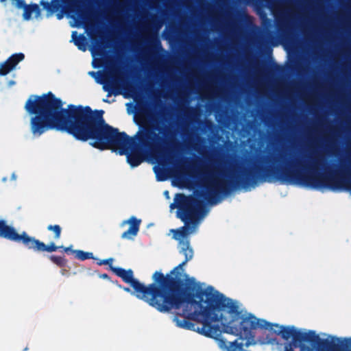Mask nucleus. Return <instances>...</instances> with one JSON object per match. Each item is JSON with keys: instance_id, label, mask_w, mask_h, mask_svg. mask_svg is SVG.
<instances>
[{"instance_id": "nucleus-1", "label": "nucleus", "mask_w": 351, "mask_h": 351, "mask_svg": "<svg viewBox=\"0 0 351 351\" xmlns=\"http://www.w3.org/2000/svg\"><path fill=\"white\" fill-rule=\"evenodd\" d=\"M63 104L51 93L29 97L25 109L32 115L30 129L34 136H40L51 130L67 132L78 140H90L96 148L125 155L132 167L138 166L145 158L148 160L153 158L154 147L160 138L154 129L144 127L134 137H129L106 124L103 111L73 105L64 109Z\"/></svg>"}, {"instance_id": "nucleus-2", "label": "nucleus", "mask_w": 351, "mask_h": 351, "mask_svg": "<svg viewBox=\"0 0 351 351\" xmlns=\"http://www.w3.org/2000/svg\"><path fill=\"white\" fill-rule=\"evenodd\" d=\"M191 175L198 179L199 189L192 196L176 194L174 202L170 205L171 210L178 209L177 217L185 223L183 227L171 230L174 233L173 239L178 241L179 252L185 256V260L170 272L168 278L173 282L182 283L193 291H199L204 284L184 273V267L193 257V250L188 236L197 231L198 226L209 212L208 206L220 203L227 195L228 186L226 178L231 176L225 175L208 164L193 167Z\"/></svg>"}, {"instance_id": "nucleus-3", "label": "nucleus", "mask_w": 351, "mask_h": 351, "mask_svg": "<svg viewBox=\"0 0 351 351\" xmlns=\"http://www.w3.org/2000/svg\"><path fill=\"white\" fill-rule=\"evenodd\" d=\"M204 294L207 301L196 302L190 295L184 293L178 300L179 306L172 307V309L182 308L183 317L202 323V327L188 320H181L177 316L173 317V322L178 328L214 339L221 350L230 351L232 341L221 338V332L230 334L226 331L228 328L234 327L237 300L225 297L212 287H208Z\"/></svg>"}, {"instance_id": "nucleus-4", "label": "nucleus", "mask_w": 351, "mask_h": 351, "mask_svg": "<svg viewBox=\"0 0 351 351\" xmlns=\"http://www.w3.org/2000/svg\"><path fill=\"white\" fill-rule=\"evenodd\" d=\"M265 175L269 182L278 181L320 191H349L351 194V162L334 168L324 157L308 156L287 161L285 168L267 169Z\"/></svg>"}, {"instance_id": "nucleus-5", "label": "nucleus", "mask_w": 351, "mask_h": 351, "mask_svg": "<svg viewBox=\"0 0 351 351\" xmlns=\"http://www.w3.org/2000/svg\"><path fill=\"white\" fill-rule=\"evenodd\" d=\"M40 3L47 17L55 14L60 20L66 16L72 27H85L90 19L93 4L89 0H41Z\"/></svg>"}, {"instance_id": "nucleus-6", "label": "nucleus", "mask_w": 351, "mask_h": 351, "mask_svg": "<svg viewBox=\"0 0 351 351\" xmlns=\"http://www.w3.org/2000/svg\"><path fill=\"white\" fill-rule=\"evenodd\" d=\"M114 273L121 277L125 282L129 283L134 292L132 295L147 302L150 306L158 311L167 310L165 305H160L156 300L158 287L154 285L145 286L133 278V271L131 269L125 270L120 267L113 269Z\"/></svg>"}, {"instance_id": "nucleus-7", "label": "nucleus", "mask_w": 351, "mask_h": 351, "mask_svg": "<svg viewBox=\"0 0 351 351\" xmlns=\"http://www.w3.org/2000/svg\"><path fill=\"white\" fill-rule=\"evenodd\" d=\"M0 237L15 242H21L28 248L37 251L52 252L62 247V246H56L53 243L47 245L34 237L28 236L25 232L19 234L12 226H8L3 220H0Z\"/></svg>"}, {"instance_id": "nucleus-8", "label": "nucleus", "mask_w": 351, "mask_h": 351, "mask_svg": "<svg viewBox=\"0 0 351 351\" xmlns=\"http://www.w3.org/2000/svg\"><path fill=\"white\" fill-rule=\"evenodd\" d=\"M153 280L155 283L152 285L158 287L157 295L155 297L156 302L160 305L166 306L165 311H159L161 313H167L172 309V307H178V300L181 299L184 293L177 289H173L167 285V278L160 271H156L153 274Z\"/></svg>"}, {"instance_id": "nucleus-9", "label": "nucleus", "mask_w": 351, "mask_h": 351, "mask_svg": "<svg viewBox=\"0 0 351 351\" xmlns=\"http://www.w3.org/2000/svg\"><path fill=\"white\" fill-rule=\"evenodd\" d=\"M88 75L103 85V89L108 93V96L121 95L122 91L129 90V84L119 73L112 69L106 73L89 71Z\"/></svg>"}, {"instance_id": "nucleus-10", "label": "nucleus", "mask_w": 351, "mask_h": 351, "mask_svg": "<svg viewBox=\"0 0 351 351\" xmlns=\"http://www.w3.org/2000/svg\"><path fill=\"white\" fill-rule=\"evenodd\" d=\"M256 171L254 167H240L233 177L236 178L237 182L241 184V189L243 191H250L258 186V182L254 180Z\"/></svg>"}, {"instance_id": "nucleus-11", "label": "nucleus", "mask_w": 351, "mask_h": 351, "mask_svg": "<svg viewBox=\"0 0 351 351\" xmlns=\"http://www.w3.org/2000/svg\"><path fill=\"white\" fill-rule=\"evenodd\" d=\"M149 161L152 164H156L153 169L156 174V177L158 181H165L170 176V171L166 167L169 164H171V159L169 156L158 154L154 156L152 158H150Z\"/></svg>"}, {"instance_id": "nucleus-12", "label": "nucleus", "mask_w": 351, "mask_h": 351, "mask_svg": "<svg viewBox=\"0 0 351 351\" xmlns=\"http://www.w3.org/2000/svg\"><path fill=\"white\" fill-rule=\"evenodd\" d=\"M6 0H0L4 3ZM12 4L18 8H23V19L29 21L32 19H40L41 18V11L37 4L26 5L23 0H12Z\"/></svg>"}, {"instance_id": "nucleus-13", "label": "nucleus", "mask_w": 351, "mask_h": 351, "mask_svg": "<svg viewBox=\"0 0 351 351\" xmlns=\"http://www.w3.org/2000/svg\"><path fill=\"white\" fill-rule=\"evenodd\" d=\"M141 223V220L137 219L134 216H131L128 219L123 221L121 223L120 226L123 228L125 225H128L129 228L128 230L123 232L121 238L124 239L133 240L138 234Z\"/></svg>"}, {"instance_id": "nucleus-14", "label": "nucleus", "mask_w": 351, "mask_h": 351, "mask_svg": "<svg viewBox=\"0 0 351 351\" xmlns=\"http://www.w3.org/2000/svg\"><path fill=\"white\" fill-rule=\"evenodd\" d=\"M22 53H15L10 56L5 62L0 64V75H5L15 69L16 65L24 59Z\"/></svg>"}, {"instance_id": "nucleus-15", "label": "nucleus", "mask_w": 351, "mask_h": 351, "mask_svg": "<svg viewBox=\"0 0 351 351\" xmlns=\"http://www.w3.org/2000/svg\"><path fill=\"white\" fill-rule=\"evenodd\" d=\"M71 42H73L80 50L83 51H86L88 41L84 35L77 34V32H73L71 36Z\"/></svg>"}, {"instance_id": "nucleus-16", "label": "nucleus", "mask_w": 351, "mask_h": 351, "mask_svg": "<svg viewBox=\"0 0 351 351\" xmlns=\"http://www.w3.org/2000/svg\"><path fill=\"white\" fill-rule=\"evenodd\" d=\"M73 253L75 254V257L81 261L86 259L94 258L93 254L91 252H86L82 250H73Z\"/></svg>"}, {"instance_id": "nucleus-17", "label": "nucleus", "mask_w": 351, "mask_h": 351, "mask_svg": "<svg viewBox=\"0 0 351 351\" xmlns=\"http://www.w3.org/2000/svg\"><path fill=\"white\" fill-rule=\"evenodd\" d=\"M90 51L91 52L92 56L93 58V60L92 62L93 66L94 68H97L99 66V63H98L99 56H100V53L98 52V50L95 49V47H90Z\"/></svg>"}, {"instance_id": "nucleus-18", "label": "nucleus", "mask_w": 351, "mask_h": 351, "mask_svg": "<svg viewBox=\"0 0 351 351\" xmlns=\"http://www.w3.org/2000/svg\"><path fill=\"white\" fill-rule=\"evenodd\" d=\"M47 229L49 230H51V231L54 232V234H55V239H59L60 237L61 228H60V226H58V225H54V226L49 225V226H48Z\"/></svg>"}, {"instance_id": "nucleus-19", "label": "nucleus", "mask_w": 351, "mask_h": 351, "mask_svg": "<svg viewBox=\"0 0 351 351\" xmlns=\"http://www.w3.org/2000/svg\"><path fill=\"white\" fill-rule=\"evenodd\" d=\"M50 259L51 260V261H53L54 263L59 266H63L65 264L64 259L60 256H51L50 257Z\"/></svg>"}, {"instance_id": "nucleus-20", "label": "nucleus", "mask_w": 351, "mask_h": 351, "mask_svg": "<svg viewBox=\"0 0 351 351\" xmlns=\"http://www.w3.org/2000/svg\"><path fill=\"white\" fill-rule=\"evenodd\" d=\"M113 261L112 258H109V259H107V260H104L102 261L100 264H109L110 263H112Z\"/></svg>"}, {"instance_id": "nucleus-21", "label": "nucleus", "mask_w": 351, "mask_h": 351, "mask_svg": "<svg viewBox=\"0 0 351 351\" xmlns=\"http://www.w3.org/2000/svg\"><path fill=\"white\" fill-rule=\"evenodd\" d=\"M62 248H63L64 251L66 252H73V250H72V245H71L69 247H62Z\"/></svg>"}, {"instance_id": "nucleus-22", "label": "nucleus", "mask_w": 351, "mask_h": 351, "mask_svg": "<svg viewBox=\"0 0 351 351\" xmlns=\"http://www.w3.org/2000/svg\"><path fill=\"white\" fill-rule=\"evenodd\" d=\"M123 289L126 291V292H128L132 294V292H134V289H133V291H132L130 288H128V287H123Z\"/></svg>"}, {"instance_id": "nucleus-23", "label": "nucleus", "mask_w": 351, "mask_h": 351, "mask_svg": "<svg viewBox=\"0 0 351 351\" xmlns=\"http://www.w3.org/2000/svg\"><path fill=\"white\" fill-rule=\"evenodd\" d=\"M163 195H165V197L169 199H170V196H169V193L168 191H165L164 193H163Z\"/></svg>"}, {"instance_id": "nucleus-24", "label": "nucleus", "mask_w": 351, "mask_h": 351, "mask_svg": "<svg viewBox=\"0 0 351 351\" xmlns=\"http://www.w3.org/2000/svg\"><path fill=\"white\" fill-rule=\"evenodd\" d=\"M15 84V82L13 80H10L8 82V86H12V85Z\"/></svg>"}, {"instance_id": "nucleus-25", "label": "nucleus", "mask_w": 351, "mask_h": 351, "mask_svg": "<svg viewBox=\"0 0 351 351\" xmlns=\"http://www.w3.org/2000/svg\"><path fill=\"white\" fill-rule=\"evenodd\" d=\"M12 178L13 180H15V179H16V175H15L14 173H12Z\"/></svg>"}]
</instances>
